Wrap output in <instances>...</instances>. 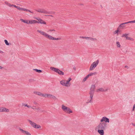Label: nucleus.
I'll return each mask as SVG.
<instances>
[{"mask_svg": "<svg viewBox=\"0 0 135 135\" xmlns=\"http://www.w3.org/2000/svg\"><path fill=\"white\" fill-rule=\"evenodd\" d=\"M106 127V124L104 123H100L96 127L95 130L97 129H105Z\"/></svg>", "mask_w": 135, "mask_h": 135, "instance_id": "nucleus-6", "label": "nucleus"}, {"mask_svg": "<svg viewBox=\"0 0 135 135\" xmlns=\"http://www.w3.org/2000/svg\"><path fill=\"white\" fill-rule=\"evenodd\" d=\"M9 111V109L7 108L4 107H2L0 108V112H8Z\"/></svg>", "mask_w": 135, "mask_h": 135, "instance_id": "nucleus-12", "label": "nucleus"}, {"mask_svg": "<svg viewBox=\"0 0 135 135\" xmlns=\"http://www.w3.org/2000/svg\"><path fill=\"white\" fill-rule=\"evenodd\" d=\"M4 3L6 5H7L8 6H9V4H10V3L9 2L7 1H5L4 2Z\"/></svg>", "mask_w": 135, "mask_h": 135, "instance_id": "nucleus-33", "label": "nucleus"}, {"mask_svg": "<svg viewBox=\"0 0 135 135\" xmlns=\"http://www.w3.org/2000/svg\"><path fill=\"white\" fill-rule=\"evenodd\" d=\"M84 37H84V36H80L79 37V38H80L84 39Z\"/></svg>", "mask_w": 135, "mask_h": 135, "instance_id": "nucleus-40", "label": "nucleus"}, {"mask_svg": "<svg viewBox=\"0 0 135 135\" xmlns=\"http://www.w3.org/2000/svg\"><path fill=\"white\" fill-rule=\"evenodd\" d=\"M127 23H128V22L122 23L119 25L118 27L119 29H123L126 27L125 24Z\"/></svg>", "mask_w": 135, "mask_h": 135, "instance_id": "nucleus-16", "label": "nucleus"}, {"mask_svg": "<svg viewBox=\"0 0 135 135\" xmlns=\"http://www.w3.org/2000/svg\"><path fill=\"white\" fill-rule=\"evenodd\" d=\"M3 68L1 66H0V69H2Z\"/></svg>", "mask_w": 135, "mask_h": 135, "instance_id": "nucleus-45", "label": "nucleus"}, {"mask_svg": "<svg viewBox=\"0 0 135 135\" xmlns=\"http://www.w3.org/2000/svg\"><path fill=\"white\" fill-rule=\"evenodd\" d=\"M47 98H51L53 99H56L55 96L50 94H48Z\"/></svg>", "mask_w": 135, "mask_h": 135, "instance_id": "nucleus-20", "label": "nucleus"}, {"mask_svg": "<svg viewBox=\"0 0 135 135\" xmlns=\"http://www.w3.org/2000/svg\"><path fill=\"white\" fill-rule=\"evenodd\" d=\"M135 109V104L133 105V111Z\"/></svg>", "mask_w": 135, "mask_h": 135, "instance_id": "nucleus-39", "label": "nucleus"}, {"mask_svg": "<svg viewBox=\"0 0 135 135\" xmlns=\"http://www.w3.org/2000/svg\"><path fill=\"white\" fill-rule=\"evenodd\" d=\"M0 53L2 54V53H3V52L2 51L0 50Z\"/></svg>", "mask_w": 135, "mask_h": 135, "instance_id": "nucleus-41", "label": "nucleus"}, {"mask_svg": "<svg viewBox=\"0 0 135 135\" xmlns=\"http://www.w3.org/2000/svg\"><path fill=\"white\" fill-rule=\"evenodd\" d=\"M119 28H118L117 30L113 32V33L114 35L117 34V35H118V32H120Z\"/></svg>", "mask_w": 135, "mask_h": 135, "instance_id": "nucleus-22", "label": "nucleus"}, {"mask_svg": "<svg viewBox=\"0 0 135 135\" xmlns=\"http://www.w3.org/2000/svg\"><path fill=\"white\" fill-rule=\"evenodd\" d=\"M72 79L71 78H69L67 80H61L60 81V83L63 86L69 87H70L71 85L70 81Z\"/></svg>", "mask_w": 135, "mask_h": 135, "instance_id": "nucleus-4", "label": "nucleus"}, {"mask_svg": "<svg viewBox=\"0 0 135 135\" xmlns=\"http://www.w3.org/2000/svg\"><path fill=\"white\" fill-rule=\"evenodd\" d=\"M100 121L101 122H102L103 121H105L106 122H109V119L105 117H103L100 120Z\"/></svg>", "mask_w": 135, "mask_h": 135, "instance_id": "nucleus-13", "label": "nucleus"}, {"mask_svg": "<svg viewBox=\"0 0 135 135\" xmlns=\"http://www.w3.org/2000/svg\"><path fill=\"white\" fill-rule=\"evenodd\" d=\"M90 40L93 41H97V39L95 38H94L92 37H90Z\"/></svg>", "mask_w": 135, "mask_h": 135, "instance_id": "nucleus-26", "label": "nucleus"}, {"mask_svg": "<svg viewBox=\"0 0 135 135\" xmlns=\"http://www.w3.org/2000/svg\"><path fill=\"white\" fill-rule=\"evenodd\" d=\"M25 107H27L28 108H30L31 107V106L30 105H28L26 104H22Z\"/></svg>", "mask_w": 135, "mask_h": 135, "instance_id": "nucleus-27", "label": "nucleus"}, {"mask_svg": "<svg viewBox=\"0 0 135 135\" xmlns=\"http://www.w3.org/2000/svg\"><path fill=\"white\" fill-rule=\"evenodd\" d=\"M95 87V86L94 85H91L89 93L90 95V97L88 100L87 103L91 102L92 100L94 92V90Z\"/></svg>", "mask_w": 135, "mask_h": 135, "instance_id": "nucleus-3", "label": "nucleus"}, {"mask_svg": "<svg viewBox=\"0 0 135 135\" xmlns=\"http://www.w3.org/2000/svg\"><path fill=\"white\" fill-rule=\"evenodd\" d=\"M19 130L23 134H26V135H31V134L27 131L24 130L21 128H20Z\"/></svg>", "mask_w": 135, "mask_h": 135, "instance_id": "nucleus-15", "label": "nucleus"}, {"mask_svg": "<svg viewBox=\"0 0 135 135\" xmlns=\"http://www.w3.org/2000/svg\"><path fill=\"white\" fill-rule=\"evenodd\" d=\"M115 45L117 47L120 48L121 47L120 42L119 41H117L115 43Z\"/></svg>", "mask_w": 135, "mask_h": 135, "instance_id": "nucleus-19", "label": "nucleus"}, {"mask_svg": "<svg viewBox=\"0 0 135 135\" xmlns=\"http://www.w3.org/2000/svg\"><path fill=\"white\" fill-rule=\"evenodd\" d=\"M33 104L35 105H37L38 104V103L36 101H34L33 102Z\"/></svg>", "mask_w": 135, "mask_h": 135, "instance_id": "nucleus-37", "label": "nucleus"}, {"mask_svg": "<svg viewBox=\"0 0 135 135\" xmlns=\"http://www.w3.org/2000/svg\"><path fill=\"white\" fill-rule=\"evenodd\" d=\"M30 108H32V109L34 110H40V108L39 107H37L36 108V107L31 106V107Z\"/></svg>", "mask_w": 135, "mask_h": 135, "instance_id": "nucleus-21", "label": "nucleus"}, {"mask_svg": "<svg viewBox=\"0 0 135 135\" xmlns=\"http://www.w3.org/2000/svg\"><path fill=\"white\" fill-rule=\"evenodd\" d=\"M73 69L75 70H76V68L75 67H74L73 68Z\"/></svg>", "mask_w": 135, "mask_h": 135, "instance_id": "nucleus-42", "label": "nucleus"}, {"mask_svg": "<svg viewBox=\"0 0 135 135\" xmlns=\"http://www.w3.org/2000/svg\"><path fill=\"white\" fill-rule=\"evenodd\" d=\"M90 38V37H85L84 38L86 40H89Z\"/></svg>", "mask_w": 135, "mask_h": 135, "instance_id": "nucleus-36", "label": "nucleus"}, {"mask_svg": "<svg viewBox=\"0 0 135 135\" xmlns=\"http://www.w3.org/2000/svg\"><path fill=\"white\" fill-rule=\"evenodd\" d=\"M55 30L54 29H49L48 30V32H52V31H55Z\"/></svg>", "mask_w": 135, "mask_h": 135, "instance_id": "nucleus-32", "label": "nucleus"}, {"mask_svg": "<svg viewBox=\"0 0 135 135\" xmlns=\"http://www.w3.org/2000/svg\"><path fill=\"white\" fill-rule=\"evenodd\" d=\"M107 91V89L105 90L103 88H100L98 89H97L96 90V91L98 92H104Z\"/></svg>", "mask_w": 135, "mask_h": 135, "instance_id": "nucleus-17", "label": "nucleus"}, {"mask_svg": "<svg viewBox=\"0 0 135 135\" xmlns=\"http://www.w3.org/2000/svg\"><path fill=\"white\" fill-rule=\"evenodd\" d=\"M33 93L35 94H36L40 96H42V93L38 91H34Z\"/></svg>", "mask_w": 135, "mask_h": 135, "instance_id": "nucleus-24", "label": "nucleus"}, {"mask_svg": "<svg viewBox=\"0 0 135 135\" xmlns=\"http://www.w3.org/2000/svg\"><path fill=\"white\" fill-rule=\"evenodd\" d=\"M97 74V73L96 72H95L94 73H91L87 75L89 77L90 76H92L93 75H95Z\"/></svg>", "mask_w": 135, "mask_h": 135, "instance_id": "nucleus-23", "label": "nucleus"}, {"mask_svg": "<svg viewBox=\"0 0 135 135\" xmlns=\"http://www.w3.org/2000/svg\"><path fill=\"white\" fill-rule=\"evenodd\" d=\"M13 5V4H11L10 3L8 6L9 7H12Z\"/></svg>", "mask_w": 135, "mask_h": 135, "instance_id": "nucleus-38", "label": "nucleus"}, {"mask_svg": "<svg viewBox=\"0 0 135 135\" xmlns=\"http://www.w3.org/2000/svg\"><path fill=\"white\" fill-rule=\"evenodd\" d=\"M35 18L38 20L37 21L36 20H23L22 19H20V20L22 22L24 23H26L28 25L32 24L35 23H40L44 25H46V23L42 19L37 18Z\"/></svg>", "mask_w": 135, "mask_h": 135, "instance_id": "nucleus-1", "label": "nucleus"}, {"mask_svg": "<svg viewBox=\"0 0 135 135\" xmlns=\"http://www.w3.org/2000/svg\"><path fill=\"white\" fill-rule=\"evenodd\" d=\"M37 31L38 33L49 40H61V38L60 37L55 38L42 30H38Z\"/></svg>", "mask_w": 135, "mask_h": 135, "instance_id": "nucleus-2", "label": "nucleus"}, {"mask_svg": "<svg viewBox=\"0 0 135 135\" xmlns=\"http://www.w3.org/2000/svg\"><path fill=\"white\" fill-rule=\"evenodd\" d=\"M50 69L51 70L56 72L60 75H64V73L62 71H60L59 69L52 67H51Z\"/></svg>", "mask_w": 135, "mask_h": 135, "instance_id": "nucleus-10", "label": "nucleus"}, {"mask_svg": "<svg viewBox=\"0 0 135 135\" xmlns=\"http://www.w3.org/2000/svg\"><path fill=\"white\" fill-rule=\"evenodd\" d=\"M19 130L23 134H26V135H31V134L27 131L24 130L21 128H20Z\"/></svg>", "mask_w": 135, "mask_h": 135, "instance_id": "nucleus-14", "label": "nucleus"}, {"mask_svg": "<svg viewBox=\"0 0 135 135\" xmlns=\"http://www.w3.org/2000/svg\"><path fill=\"white\" fill-rule=\"evenodd\" d=\"M104 129H98V132L100 135H104Z\"/></svg>", "mask_w": 135, "mask_h": 135, "instance_id": "nucleus-18", "label": "nucleus"}, {"mask_svg": "<svg viewBox=\"0 0 135 135\" xmlns=\"http://www.w3.org/2000/svg\"><path fill=\"white\" fill-rule=\"evenodd\" d=\"M132 125L134 126L135 127V124L132 123Z\"/></svg>", "mask_w": 135, "mask_h": 135, "instance_id": "nucleus-43", "label": "nucleus"}, {"mask_svg": "<svg viewBox=\"0 0 135 135\" xmlns=\"http://www.w3.org/2000/svg\"><path fill=\"white\" fill-rule=\"evenodd\" d=\"M128 33H125L123 34L122 36V37H125L126 38L128 37V36L129 35Z\"/></svg>", "mask_w": 135, "mask_h": 135, "instance_id": "nucleus-28", "label": "nucleus"}, {"mask_svg": "<svg viewBox=\"0 0 135 135\" xmlns=\"http://www.w3.org/2000/svg\"><path fill=\"white\" fill-rule=\"evenodd\" d=\"M126 39L127 40H131L132 41H133L134 40V39L133 38L129 37L128 36L127 37Z\"/></svg>", "mask_w": 135, "mask_h": 135, "instance_id": "nucleus-25", "label": "nucleus"}, {"mask_svg": "<svg viewBox=\"0 0 135 135\" xmlns=\"http://www.w3.org/2000/svg\"><path fill=\"white\" fill-rule=\"evenodd\" d=\"M35 10L38 12L42 13L44 14L48 13V12L44 9L40 8L35 9Z\"/></svg>", "mask_w": 135, "mask_h": 135, "instance_id": "nucleus-11", "label": "nucleus"}, {"mask_svg": "<svg viewBox=\"0 0 135 135\" xmlns=\"http://www.w3.org/2000/svg\"><path fill=\"white\" fill-rule=\"evenodd\" d=\"M99 61L98 60L93 62L91 64L90 68L89 71H92L94 70L98 64Z\"/></svg>", "mask_w": 135, "mask_h": 135, "instance_id": "nucleus-7", "label": "nucleus"}, {"mask_svg": "<svg viewBox=\"0 0 135 135\" xmlns=\"http://www.w3.org/2000/svg\"><path fill=\"white\" fill-rule=\"evenodd\" d=\"M128 23H135V20L131 21H129L128 22Z\"/></svg>", "mask_w": 135, "mask_h": 135, "instance_id": "nucleus-35", "label": "nucleus"}, {"mask_svg": "<svg viewBox=\"0 0 135 135\" xmlns=\"http://www.w3.org/2000/svg\"><path fill=\"white\" fill-rule=\"evenodd\" d=\"M13 7L16 8L18 10H19V11H23L26 12H28L32 13H33V12L31 11L29 9H28L25 8L20 7L19 6H17L16 5L14 4L13 5Z\"/></svg>", "mask_w": 135, "mask_h": 135, "instance_id": "nucleus-8", "label": "nucleus"}, {"mask_svg": "<svg viewBox=\"0 0 135 135\" xmlns=\"http://www.w3.org/2000/svg\"><path fill=\"white\" fill-rule=\"evenodd\" d=\"M125 68H128V66H125Z\"/></svg>", "mask_w": 135, "mask_h": 135, "instance_id": "nucleus-44", "label": "nucleus"}, {"mask_svg": "<svg viewBox=\"0 0 135 135\" xmlns=\"http://www.w3.org/2000/svg\"><path fill=\"white\" fill-rule=\"evenodd\" d=\"M4 42L5 43V44L7 45H9V43L8 42V41L7 40H4Z\"/></svg>", "mask_w": 135, "mask_h": 135, "instance_id": "nucleus-34", "label": "nucleus"}, {"mask_svg": "<svg viewBox=\"0 0 135 135\" xmlns=\"http://www.w3.org/2000/svg\"><path fill=\"white\" fill-rule=\"evenodd\" d=\"M28 120L30 123L33 127L36 128H41V127L39 125L37 124L30 120Z\"/></svg>", "mask_w": 135, "mask_h": 135, "instance_id": "nucleus-9", "label": "nucleus"}, {"mask_svg": "<svg viewBox=\"0 0 135 135\" xmlns=\"http://www.w3.org/2000/svg\"><path fill=\"white\" fill-rule=\"evenodd\" d=\"M32 79H31L29 81H32Z\"/></svg>", "mask_w": 135, "mask_h": 135, "instance_id": "nucleus-46", "label": "nucleus"}, {"mask_svg": "<svg viewBox=\"0 0 135 135\" xmlns=\"http://www.w3.org/2000/svg\"><path fill=\"white\" fill-rule=\"evenodd\" d=\"M61 109L63 111L68 114H70L73 112V111L70 109L64 104L62 105Z\"/></svg>", "mask_w": 135, "mask_h": 135, "instance_id": "nucleus-5", "label": "nucleus"}, {"mask_svg": "<svg viewBox=\"0 0 135 135\" xmlns=\"http://www.w3.org/2000/svg\"><path fill=\"white\" fill-rule=\"evenodd\" d=\"M89 78V77L87 75L86 77H85L84 79L83 80V82H85V81H86L87 79Z\"/></svg>", "mask_w": 135, "mask_h": 135, "instance_id": "nucleus-30", "label": "nucleus"}, {"mask_svg": "<svg viewBox=\"0 0 135 135\" xmlns=\"http://www.w3.org/2000/svg\"><path fill=\"white\" fill-rule=\"evenodd\" d=\"M48 94H42V96L43 97H44L45 98H46V97H47H47H48Z\"/></svg>", "mask_w": 135, "mask_h": 135, "instance_id": "nucleus-31", "label": "nucleus"}, {"mask_svg": "<svg viewBox=\"0 0 135 135\" xmlns=\"http://www.w3.org/2000/svg\"><path fill=\"white\" fill-rule=\"evenodd\" d=\"M33 70L39 73H41L42 72V70H38L37 69H33Z\"/></svg>", "mask_w": 135, "mask_h": 135, "instance_id": "nucleus-29", "label": "nucleus"}]
</instances>
